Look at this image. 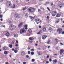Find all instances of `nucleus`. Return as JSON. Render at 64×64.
Instances as JSON below:
<instances>
[{
  "instance_id": "obj_25",
  "label": "nucleus",
  "mask_w": 64,
  "mask_h": 64,
  "mask_svg": "<svg viewBox=\"0 0 64 64\" xmlns=\"http://www.w3.org/2000/svg\"><path fill=\"white\" fill-rule=\"evenodd\" d=\"M11 8H12V9H13L14 8H15V5L14 4L13 6H12V7Z\"/></svg>"
},
{
  "instance_id": "obj_47",
  "label": "nucleus",
  "mask_w": 64,
  "mask_h": 64,
  "mask_svg": "<svg viewBox=\"0 0 64 64\" xmlns=\"http://www.w3.org/2000/svg\"><path fill=\"white\" fill-rule=\"evenodd\" d=\"M47 9H48V10H49V11H50V9H49V8H47Z\"/></svg>"
},
{
  "instance_id": "obj_2",
  "label": "nucleus",
  "mask_w": 64,
  "mask_h": 64,
  "mask_svg": "<svg viewBox=\"0 0 64 64\" xmlns=\"http://www.w3.org/2000/svg\"><path fill=\"white\" fill-rule=\"evenodd\" d=\"M28 10L29 13H32L34 11V9L33 8H30L28 9Z\"/></svg>"
},
{
  "instance_id": "obj_42",
  "label": "nucleus",
  "mask_w": 64,
  "mask_h": 64,
  "mask_svg": "<svg viewBox=\"0 0 64 64\" xmlns=\"http://www.w3.org/2000/svg\"><path fill=\"white\" fill-rule=\"evenodd\" d=\"M59 21H60V20H58L57 23H59Z\"/></svg>"
},
{
  "instance_id": "obj_4",
  "label": "nucleus",
  "mask_w": 64,
  "mask_h": 64,
  "mask_svg": "<svg viewBox=\"0 0 64 64\" xmlns=\"http://www.w3.org/2000/svg\"><path fill=\"white\" fill-rule=\"evenodd\" d=\"M35 22H37V24H38V23H40V22H41V20H40L38 19V18H37L35 20Z\"/></svg>"
},
{
  "instance_id": "obj_31",
  "label": "nucleus",
  "mask_w": 64,
  "mask_h": 64,
  "mask_svg": "<svg viewBox=\"0 0 64 64\" xmlns=\"http://www.w3.org/2000/svg\"><path fill=\"white\" fill-rule=\"evenodd\" d=\"M7 3V4H10V1H8Z\"/></svg>"
},
{
  "instance_id": "obj_29",
  "label": "nucleus",
  "mask_w": 64,
  "mask_h": 64,
  "mask_svg": "<svg viewBox=\"0 0 64 64\" xmlns=\"http://www.w3.org/2000/svg\"><path fill=\"white\" fill-rule=\"evenodd\" d=\"M49 30L51 31H52V28H49Z\"/></svg>"
},
{
  "instance_id": "obj_1",
  "label": "nucleus",
  "mask_w": 64,
  "mask_h": 64,
  "mask_svg": "<svg viewBox=\"0 0 64 64\" xmlns=\"http://www.w3.org/2000/svg\"><path fill=\"white\" fill-rule=\"evenodd\" d=\"M15 28H16V26H15L12 24H11L10 26L8 29L10 31H12V30H14Z\"/></svg>"
},
{
  "instance_id": "obj_32",
  "label": "nucleus",
  "mask_w": 64,
  "mask_h": 64,
  "mask_svg": "<svg viewBox=\"0 0 64 64\" xmlns=\"http://www.w3.org/2000/svg\"><path fill=\"white\" fill-rule=\"evenodd\" d=\"M30 51H34V49L32 48V49L30 50Z\"/></svg>"
},
{
  "instance_id": "obj_30",
  "label": "nucleus",
  "mask_w": 64,
  "mask_h": 64,
  "mask_svg": "<svg viewBox=\"0 0 64 64\" xmlns=\"http://www.w3.org/2000/svg\"><path fill=\"white\" fill-rule=\"evenodd\" d=\"M43 31L44 32V31H46V29L45 28H44L43 29Z\"/></svg>"
},
{
  "instance_id": "obj_34",
  "label": "nucleus",
  "mask_w": 64,
  "mask_h": 64,
  "mask_svg": "<svg viewBox=\"0 0 64 64\" xmlns=\"http://www.w3.org/2000/svg\"><path fill=\"white\" fill-rule=\"evenodd\" d=\"M28 54H30V53H31V52L30 51H29L28 52Z\"/></svg>"
},
{
  "instance_id": "obj_60",
  "label": "nucleus",
  "mask_w": 64,
  "mask_h": 64,
  "mask_svg": "<svg viewBox=\"0 0 64 64\" xmlns=\"http://www.w3.org/2000/svg\"><path fill=\"white\" fill-rule=\"evenodd\" d=\"M18 46V44H17L16 45V47H17V46Z\"/></svg>"
},
{
  "instance_id": "obj_56",
  "label": "nucleus",
  "mask_w": 64,
  "mask_h": 64,
  "mask_svg": "<svg viewBox=\"0 0 64 64\" xmlns=\"http://www.w3.org/2000/svg\"><path fill=\"white\" fill-rule=\"evenodd\" d=\"M16 43H18V41L16 40Z\"/></svg>"
},
{
  "instance_id": "obj_10",
  "label": "nucleus",
  "mask_w": 64,
  "mask_h": 64,
  "mask_svg": "<svg viewBox=\"0 0 64 64\" xmlns=\"http://www.w3.org/2000/svg\"><path fill=\"white\" fill-rule=\"evenodd\" d=\"M52 63L54 64H56V60H53L52 61Z\"/></svg>"
},
{
  "instance_id": "obj_43",
  "label": "nucleus",
  "mask_w": 64,
  "mask_h": 64,
  "mask_svg": "<svg viewBox=\"0 0 64 64\" xmlns=\"http://www.w3.org/2000/svg\"><path fill=\"white\" fill-rule=\"evenodd\" d=\"M26 58H29V56H28V55L26 56Z\"/></svg>"
},
{
  "instance_id": "obj_5",
  "label": "nucleus",
  "mask_w": 64,
  "mask_h": 64,
  "mask_svg": "<svg viewBox=\"0 0 64 64\" xmlns=\"http://www.w3.org/2000/svg\"><path fill=\"white\" fill-rule=\"evenodd\" d=\"M62 28H58L57 30V32L59 31V34H61L62 33Z\"/></svg>"
},
{
  "instance_id": "obj_14",
  "label": "nucleus",
  "mask_w": 64,
  "mask_h": 64,
  "mask_svg": "<svg viewBox=\"0 0 64 64\" xmlns=\"http://www.w3.org/2000/svg\"><path fill=\"white\" fill-rule=\"evenodd\" d=\"M4 55H7L8 54V51H5L4 52Z\"/></svg>"
},
{
  "instance_id": "obj_64",
  "label": "nucleus",
  "mask_w": 64,
  "mask_h": 64,
  "mask_svg": "<svg viewBox=\"0 0 64 64\" xmlns=\"http://www.w3.org/2000/svg\"><path fill=\"white\" fill-rule=\"evenodd\" d=\"M36 43H38V41H36Z\"/></svg>"
},
{
  "instance_id": "obj_57",
  "label": "nucleus",
  "mask_w": 64,
  "mask_h": 64,
  "mask_svg": "<svg viewBox=\"0 0 64 64\" xmlns=\"http://www.w3.org/2000/svg\"><path fill=\"white\" fill-rule=\"evenodd\" d=\"M12 51H14V48H12Z\"/></svg>"
},
{
  "instance_id": "obj_20",
  "label": "nucleus",
  "mask_w": 64,
  "mask_h": 64,
  "mask_svg": "<svg viewBox=\"0 0 64 64\" xmlns=\"http://www.w3.org/2000/svg\"><path fill=\"white\" fill-rule=\"evenodd\" d=\"M58 6V7L59 8H62V5H61V4L59 5Z\"/></svg>"
},
{
  "instance_id": "obj_54",
  "label": "nucleus",
  "mask_w": 64,
  "mask_h": 64,
  "mask_svg": "<svg viewBox=\"0 0 64 64\" xmlns=\"http://www.w3.org/2000/svg\"><path fill=\"white\" fill-rule=\"evenodd\" d=\"M30 43H32V41H31L30 42Z\"/></svg>"
},
{
  "instance_id": "obj_52",
  "label": "nucleus",
  "mask_w": 64,
  "mask_h": 64,
  "mask_svg": "<svg viewBox=\"0 0 64 64\" xmlns=\"http://www.w3.org/2000/svg\"><path fill=\"white\" fill-rule=\"evenodd\" d=\"M2 27H5V26L4 25H3L2 26Z\"/></svg>"
},
{
  "instance_id": "obj_7",
  "label": "nucleus",
  "mask_w": 64,
  "mask_h": 64,
  "mask_svg": "<svg viewBox=\"0 0 64 64\" xmlns=\"http://www.w3.org/2000/svg\"><path fill=\"white\" fill-rule=\"evenodd\" d=\"M55 13H56V11L53 12H52V16H55Z\"/></svg>"
},
{
  "instance_id": "obj_17",
  "label": "nucleus",
  "mask_w": 64,
  "mask_h": 64,
  "mask_svg": "<svg viewBox=\"0 0 64 64\" xmlns=\"http://www.w3.org/2000/svg\"><path fill=\"white\" fill-rule=\"evenodd\" d=\"M29 39L30 40H34V38L32 37L30 38H29Z\"/></svg>"
},
{
  "instance_id": "obj_21",
  "label": "nucleus",
  "mask_w": 64,
  "mask_h": 64,
  "mask_svg": "<svg viewBox=\"0 0 64 64\" xmlns=\"http://www.w3.org/2000/svg\"><path fill=\"white\" fill-rule=\"evenodd\" d=\"M15 48L16 50H19V48L17 47V48L16 47H15Z\"/></svg>"
},
{
  "instance_id": "obj_49",
  "label": "nucleus",
  "mask_w": 64,
  "mask_h": 64,
  "mask_svg": "<svg viewBox=\"0 0 64 64\" xmlns=\"http://www.w3.org/2000/svg\"><path fill=\"white\" fill-rule=\"evenodd\" d=\"M48 63H49V62L48 61H47L46 62V64H48Z\"/></svg>"
},
{
  "instance_id": "obj_63",
  "label": "nucleus",
  "mask_w": 64,
  "mask_h": 64,
  "mask_svg": "<svg viewBox=\"0 0 64 64\" xmlns=\"http://www.w3.org/2000/svg\"><path fill=\"white\" fill-rule=\"evenodd\" d=\"M48 48H50V46H48Z\"/></svg>"
},
{
  "instance_id": "obj_16",
  "label": "nucleus",
  "mask_w": 64,
  "mask_h": 64,
  "mask_svg": "<svg viewBox=\"0 0 64 64\" xmlns=\"http://www.w3.org/2000/svg\"><path fill=\"white\" fill-rule=\"evenodd\" d=\"M14 37H17L18 36V35L17 34H16L14 35Z\"/></svg>"
},
{
  "instance_id": "obj_45",
  "label": "nucleus",
  "mask_w": 64,
  "mask_h": 64,
  "mask_svg": "<svg viewBox=\"0 0 64 64\" xmlns=\"http://www.w3.org/2000/svg\"><path fill=\"white\" fill-rule=\"evenodd\" d=\"M23 64H26V62H24L23 63Z\"/></svg>"
},
{
  "instance_id": "obj_23",
  "label": "nucleus",
  "mask_w": 64,
  "mask_h": 64,
  "mask_svg": "<svg viewBox=\"0 0 64 64\" xmlns=\"http://www.w3.org/2000/svg\"><path fill=\"white\" fill-rule=\"evenodd\" d=\"M7 48H6V47H3V50H6Z\"/></svg>"
},
{
  "instance_id": "obj_35",
  "label": "nucleus",
  "mask_w": 64,
  "mask_h": 64,
  "mask_svg": "<svg viewBox=\"0 0 64 64\" xmlns=\"http://www.w3.org/2000/svg\"><path fill=\"white\" fill-rule=\"evenodd\" d=\"M49 43H50V41L49 40L47 42L48 44H49Z\"/></svg>"
},
{
  "instance_id": "obj_61",
  "label": "nucleus",
  "mask_w": 64,
  "mask_h": 64,
  "mask_svg": "<svg viewBox=\"0 0 64 64\" xmlns=\"http://www.w3.org/2000/svg\"><path fill=\"white\" fill-rule=\"evenodd\" d=\"M35 45H36V46H37L38 44H35Z\"/></svg>"
},
{
  "instance_id": "obj_50",
  "label": "nucleus",
  "mask_w": 64,
  "mask_h": 64,
  "mask_svg": "<svg viewBox=\"0 0 64 64\" xmlns=\"http://www.w3.org/2000/svg\"><path fill=\"white\" fill-rule=\"evenodd\" d=\"M14 42H13V41L12 42V44H14Z\"/></svg>"
},
{
  "instance_id": "obj_59",
  "label": "nucleus",
  "mask_w": 64,
  "mask_h": 64,
  "mask_svg": "<svg viewBox=\"0 0 64 64\" xmlns=\"http://www.w3.org/2000/svg\"><path fill=\"white\" fill-rule=\"evenodd\" d=\"M39 28H41V26H39Z\"/></svg>"
},
{
  "instance_id": "obj_19",
  "label": "nucleus",
  "mask_w": 64,
  "mask_h": 64,
  "mask_svg": "<svg viewBox=\"0 0 64 64\" xmlns=\"http://www.w3.org/2000/svg\"><path fill=\"white\" fill-rule=\"evenodd\" d=\"M8 46L9 47H10V48H12V45L10 44H9L8 45Z\"/></svg>"
},
{
  "instance_id": "obj_40",
  "label": "nucleus",
  "mask_w": 64,
  "mask_h": 64,
  "mask_svg": "<svg viewBox=\"0 0 64 64\" xmlns=\"http://www.w3.org/2000/svg\"><path fill=\"white\" fill-rule=\"evenodd\" d=\"M6 64H9L8 62H6Z\"/></svg>"
},
{
  "instance_id": "obj_26",
  "label": "nucleus",
  "mask_w": 64,
  "mask_h": 64,
  "mask_svg": "<svg viewBox=\"0 0 64 64\" xmlns=\"http://www.w3.org/2000/svg\"><path fill=\"white\" fill-rule=\"evenodd\" d=\"M17 52H18V51H17V50H14V52L15 53H17Z\"/></svg>"
},
{
  "instance_id": "obj_33",
  "label": "nucleus",
  "mask_w": 64,
  "mask_h": 64,
  "mask_svg": "<svg viewBox=\"0 0 64 64\" xmlns=\"http://www.w3.org/2000/svg\"><path fill=\"white\" fill-rule=\"evenodd\" d=\"M35 61V60L34 59H33L32 60V62H34Z\"/></svg>"
},
{
  "instance_id": "obj_12",
  "label": "nucleus",
  "mask_w": 64,
  "mask_h": 64,
  "mask_svg": "<svg viewBox=\"0 0 64 64\" xmlns=\"http://www.w3.org/2000/svg\"><path fill=\"white\" fill-rule=\"evenodd\" d=\"M21 54L22 55L24 56L25 54V52H21Z\"/></svg>"
},
{
  "instance_id": "obj_44",
  "label": "nucleus",
  "mask_w": 64,
  "mask_h": 64,
  "mask_svg": "<svg viewBox=\"0 0 64 64\" xmlns=\"http://www.w3.org/2000/svg\"><path fill=\"white\" fill-rule=\"evenodd\" d=\"M46 18L47 19H49V16H47Z\"/></svg>"
},
{
  "instance_id": "obj_22",
  "label": "nucleus",
  "mask_w": 64,
  "mask_h": 64,
  "mask_svg": "<svg viewBox=\"0 0 64 64\" xmlns=\"http://www.w3.org/2000/svg\"><path fill=\"white\" fill-rule=\"evenodd\" d=\"M28 32L30 33H31V32H32V30L31 29H28Z\"/></svg>"
},
{
  "instance_id": "obj_39",
  "label": "nucleus",
  "mask_w": 64,
  "mask_h": 64,
  "mask_svg": "<svg viewBox=\"0 0 64 64\" xmlns=\"http://www.w3.org/2000/svg\"><path fill=\"white\" fill-rule=\"evenodd\" d=\"M40 32H39L37 34H40Z\"/></svg>"
},
{
  "instance_id": "obj_53",
  "label": "nucleus",
  "mask_w": 64,
  "mask_h": 64,
  "mask_svg": "<svg viewBox=\"0 0 64 64\" xmlns=\"http://www.w3.org/2000/svg\"><path fill=\"white\" fill-rule=\"evenodd\" d=\"M3 0H0V2H3Z\"/></svg>"
},
{
  "instance_id": "obj_9",
  "label": "nucleus",
  "mask_w": 64,
  "mask_h": 64,
  "mask_svg": "<svg viewBox=\"0 0 64 64\" xmlns=\"http://www.w3.org/2000/svg\"><path fill=\"white\" fill-rule=\"evenodd\" d=\"M64 52V50H60V54H62Z\"/></svg>"
},
{
  "instance_id": "obj_46",
  "label": "nucleus",
  "mask_w": 64,
  "mask_h": 64,
  "mask_svg": "<svg viewBox=\"0 0 64 64\" xmlns=\"http://www.w3.org/2000/svg\"><path fill=\"white\" fill-rule=\"evenodd\" d=\"M56 42H58L59 41L57 39H56Z\"/></svg>"
},
{
  "instance_id": "obj_18",
  "label": "nucleus",
  "mask_w": 64,
  "mask_h": 64,
  "mask_svg": "<svg viewBox=\"0 0 64 64\" xmlns=\"http://www.w3.org/2000/svg\"><path fill=\"white\" fill-rule=\"evenodd\" d=\"M27 25H25L24 26V28H25V29H26V30H27V29H28V28H27Z\"/></svg>"
},
{
  "instance_id": "obj_51",
  "label": "nucleus",
  "mask_w": 64,
  "mask_h": 64,
  "mask_svg": "<svg viewBox=\"0 0 64 64\" xmlns=\"http://www.w3.org/2000/svg\"><path fill=\"white\" fill-rule=\"evenodd\" d=\"M49 61H50V62H51V61H52V60H51V59H50Z\"/></svg>"
},
{
  "instance_id": "obj_36",
  "label": "nucleus",
  "mask_w": 64,
  "mask_h": 64,
  "mask_svg": "<svg viewBox=\"0 0 64 64\" xmlns=\"http://www.w3.org/2000/svg\"><path fill=\"white\" fill-rule=\"evenodd\" d=\"M2 17H3V16L2 15H0V18H2Z\"/></svg>"
},
{
  "instance_id": "obj_15",
  "label": "nucleus",
  "mask_w": 64,
  "mask_h": 64,
  "mask_svg": "<svg viewBox=\"0 0 64 64\" xmlns=\"http://www.w3.org/2000/svg\"><path fill=\"white\" fill-rule=\"evenodd\" d=\"M29 17L31 19H34V18H35V16L33 17L31 16H29Z\"/></svg>"
},
{
  "instance_id": "obj_11",
  "label": "nucleus",
  "mask_w": 64,
  "mask_h": 64,
  "mask_svg": "<svg viewBox=\"0 0 64 64\" xmlns=\"http://www.w3.org/2000/svg\"><path fill=\"white\" fill-rule=\"evenodd\" d=\"M46 37H47V36H46L44 35L42 36V38L43 39H45Z\"/></svg>"
},
{
  "instance_id": "obj_28",
  "label": "nucleus",
  "mask_w": 64,
  "mask_h": 64,
  "mask_svg": "<svg viewBox=\"0 0 64 64\" xmlns=\"http://www.w3.org/2000/svg\"><path fill=\"white\" fill-rule=\"evenodd\" d=\"M26 7H25V8H24L22 10H23V11H25V10H26Z\"/></svg>"
},
{
  "instance_id": "obj_27",
  "label": "nucleus",
  "mask_w": 64,
  "mask_h": 64,
  "mask_svg": "<svg viewBox=\"0 0 64 64\" xmlns=\"http://www.w3.org/2000/svg\"><path fill=\"white\" fill-rule=\"evenodd\" d=\"M31 54L32 55H33L34 54V52H31Z\"/></svg>"
},
{
  "instance_id": "obj_24",
  "label": "nucleus",
  "mask_w": 64,
  "mask_h": 64,
  "mask_svg": "<svg viewBox=\"0 0 64 64\" xmlns=\"http://www.w3.org/2000/svg\"><path fill=\"white\" fill-rule=\"evenodd\" d=\"M57 17H60V15L59 14H58L56 16Z\"/></svg>"
},
{
  "instance_id": "obj_55",
  "label": "nucleus",
  "mask_w": 64,
  "mask_h": 64,
  "mask_svg": "<svg viewBox=\"0 0 64 64\" xmlns=\"http://www.w3.org/2000/svg\"><path fill=\"white\" fill-rule=\"evenodd\" d=\"M47 58H49V55H48V56L46 57Z\"/></svg>"
},
{
  "instance_id": "obj_13",
  "label": "nucleus",
  "mask_w": 64,
  "mask_h": 64,
  "mask_svg": "<svg viewBox=\"0 0 64 64\" xmlns=\"http://www.w3.org/2000/svg\"><path fill=\"white\" fill-rule=\"evenodd\" d=\"M22 24H23V23L22 22H21L20 23V24L18 25V27H20L22 25Z\"/></svg>"
},
{
  "instance_id": "obj_3",
  "label": "nucleus",
  "mask_w": 64,
  "mask_h": 64,
  "mask_svg": "<svg viewBox=\"0 0 64 64\" xmlns=\"http://www.w3.org/2000/svg\"><path fill=\"white\" fill-rule=\"evenodd\" d=\"M25 32H26V31L24 30V28H22L20 30V34H22Z\"/></svg>"
},
{
  "instance_id": "obj_48",
  "label": "nucleus",
  "mask_w": 64,
  "mask_h": 64,
  "mask_svg": "<svg viewBox=\"0 0 64 64\" xmlns=\"http://www.w3.org/2000/svg\"><path fill=\"white\" fill-rule=\"evenodd\" d=\"M60 45H63V44H62V43H60Z\"/></svg>"
},
{
  "instance_id": "obj_37",
  "label": "nucleus",
  "mask_w": 64,
  "mask_h": 64,
  "mask_svg": "<svg viewBox=\"0 0 64 64\" xmlns=\"http://www.w3.org/2000/svg\"><path fill=\"white\" fill-rule=\"evenodd\" d=\"M38 11L39 12H41V10L40 9H38Z\"/></svg>"
},
{
  "instance_id": "obj_41",
  "label": "nucleus",
  "mask_w": 64,
  "mask_h": 64,
  "mask_svg": "<svg viewBox=\"0 0 64 64\" xmlns=\"http://www.w3.org/2000/svg\"><path fill=\"white\" fill-rule=\"evenodd\" d=\"M46 3L47 4H49V2H46Z\"/></svg>"
},
{
  "instance_id": "obj_38",
  "label": "nucleus",
  "mask_w": 64,
  "mask_h": 64,
  "mask_svg": "<svg viewBox=\"0 0 64 64\" xmlns=\"http://www.w3.org/2000/svg\"><path fill=\"white\" fill-rule=\"evenodd\" d=\"M30 48H31L30 47H29L28 48V50H30Z\"/></svg>"
},
{
  "instance_id": "obj_6",
  "label": "nucleus",
  "mask_w": 64,
  "mask_h": 64,
  "mask_svg": "<svg viewBox=\"0 0 64 64\" xmlns=\"http://www.w3.org/2000/svg\"><path fill=\"white\" fill-rule=\"evenodd\" d=\"M19 14H16L15 15V17L16 18H20V17H19Z\"/></svg>"
},
{
  "instance_id": "obj_8",
  "label": "nucleus",
  "mask_w": 64,
  "mask_h": 64,
  "mask_svg": "<svg viewBox=\"0 0 64 64\" xmlns=\"http://www.w3.org/2000/svg\"><path fill=\"white\" fill-rule=\"evenodd\" d=\"M10 35V34H9V32H6V36L8 37V36H9Z\"/></svg>"
},
{
  "instance_id": "obj_62",
  "label": "nucleus",
  "mask_w": 64,
  "mask_h": 64,
  "mask_svg": "<svg viewBox=\"0 0 64 64\" xmlns=\"http://www.w3.org/2000/svg\"><path fill=\"white\" fill-rule=\"evenodd\" d=\"M52 5H53V3H52L51 4V6H52Z\"/></svg>"
},
{
  "instance_id": "obj_58",
  "label": "nucleus",
  "mask_w": 64,
  "mask_h": 64,
  "mask_svg": "<svg viewBox=\"0 0 64 64\" xmlns=\"http://www.w3.org/2000/svg\"><path fill=\"white\" fill-rule=\"evenodd\" d=\"M62 34H64V32H63L62 33Z\"/></svg>"
}]
</instances>
